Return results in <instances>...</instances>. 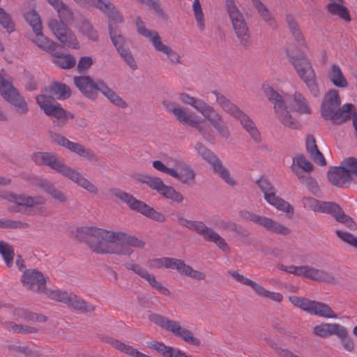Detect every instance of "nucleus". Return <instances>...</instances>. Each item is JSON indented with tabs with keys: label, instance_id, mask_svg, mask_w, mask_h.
<instances>
[{
	"label": "nucleus",
	"instance_id": "obj_6",
	"mask_svg": "<svg viewBox=\"0 0 357 357\" xmlns=\"http://www.w3.org/2000/svg\"><path fill=\"white\" fill-rule=\"evenodd\" d=\"M76 2L87 6H95L108 15L109 29L111 40L119 52L126 49L125 40L121 34L113 27L114 24H120L123 22V17L116 9L115 6L107 0H75Z\"/></svg>",
	"mask_w": 357,
	"mask_h": 357
},
{
	"label": "nucleus",
	"instance_id": "obj_52",
	"mask_svg": "<svg viewBox=\"0 0 357 357\" xmlns=\"http://www.w3.org/2000/svg\"><path fill=\"white\" fill-rule=\"evenodd\" d=\"M192 10L199 29L202 31H204L205 29V21L199 0H194L192 3Z\"/></svg>",
	"mask_w": 357,
	"mask_h": 357
},
{
	"label": "nucleus",
	"instance_id": "obj_21",
	"mask_svg": "<svg viewBox=\"0 0 357 357\" xmlns=\"http://www.w3.org/2000/svg\"><path fill=\"white\" fill-rule=\"evenodd\" d=\"M43 292L50 299L62 302L75 310L85 312L94 310V307L92 305L84 302L82 298L75 294H68L59 289H45Z\"/></svg>",
	"mask_w": 357,
	"mask_h": 357
},
{
	"label": "nucleus",
	"instance_id": "obj_26",
	"mask_svg": "<svg viewBox=\"0 0 357 357\" xmlns=\"http://www.w3.org/2000/svg\"><path fill=\"white\" fill-rule=\"evenodd\" d=\"M296 275L330 284L335 282V278L331 273L308 265L298 266Z\"/></svg>",
	"mask_w": 357,
	"mask_h": 357
},
{
	"label": "nucleus",
	"instance_id": "obj_62",
	"mask_svg": "<svg viewBox=\"0 0 357 357\" xmlns=\"http://www.w3.org/2000/svg\"><path fill=\"white\" fill-rule=\"evenodd\" d=\"M344 332H345V334L343 336H337V337L341 339V342H342V346L344 347V349L349 352H351L354 349V342L351 340V338L348 336V333H347V331L345 328H344Z\"/></svg>",
	"mask_w": 357,
	"mask_h": 357
},
{
	"label": "nucleus",
	"instance_id": "obj_43",
	"mask_svg": "<svg viewBox=\"0 0 357 357\" xmlns=\"http://www.w3.org/2000/svg\"><path fill=\"white\" fill-rule=\"evenodd\" d=\"M100 92L114 105L122 108L127 106L126 102L104 82L100 84Z\"/></svg>",
	"mask_w": 357,
	"mask_h": 357
},
{
	"label": "nucleus",
	"instance_id": "obj_14",
	"mask_svg": "<svg viewBox=\"0 0 357 357\" xmlns=\"http://www.w3.org/2000/svg\"><path fill=\"white\" fill-rule=\"evenodd\" d=\"M149 320L188 344L195 346H199L201 344L200 340L195 337L190 331L183 327L177 321L169 319L158 314H151Z\"/></svg>",
	"mask_w": 357,
	"mask_h": 357
},
{
	"label": "nucleus",
	"instance_id": "obj_61",
	"mask_svg": "<svg viewBox=\"0 0 357 357\" xmlns=\"http://www.w3.org/2000/svg\"><path fill=\"white\" fill-rule=\"evenodd\" d=\"M121 57L123 59L125 62L129 66L132 70H135L137 67V63L134 59L130 52L126 48L119 52Z\"/></svg>",
	"mask_w": 357,
	"mask_h": 357
},
{
	"label": "nucleus",
	"instance_id": "obj_39",
	"mask_svg": "<svg viewBox=\"0 0 357 357\" xmlns=\"http://www.w3.org/2000/svg\"><path fill=\"white\" fill-rule=\"evenodd\" d=\"M178 222L180 225L186 227L189 229L196 231L201 235L205 240L209 235L208 230H212L211 228L206 227L202 222L187 220L183 218H178Z\"/></svg>",
	"mask_w": 357,
	"mask_h": 357
},
{
	"label": "nucleus",
	"instance_id": "obj_13",
	"mask_svg": "<svg viewBox=\"0 0 357 357\" xmlns=\"http://www.w3.org/2000/svg\"><path fill=\"white\" fill-rule=\"evenodd\" d=\"M135 24L137 32L149 39L157 52L164 54L172 63L176 64L181 62L179 54L162 42L158 32L146 29L144 22L139 17L135 20Z\"/></svg>",
	"mask_w": 357,
	"mask_h": 357
},
{
	"label": "nucleus",
	"instance_id": "obj_58",
	"mask_svg": "<svg viewBox=\"0 0 357 357\" xmlns=\"http://www.w3.org/2000/svg\"><path fill=\"white\" fill-rule=\"evenodd\" d=\"M335 233L336 235L344 242L357 248V237L349 232L343 231L342 230H336Z\"/></svg>",
	"mask_w": 357,
	"mask_h": 357
},
{
	"label": "nucleus",
	"instance_id": "obj_42",
	"mask_svg": "<svg viewBox=\"0 0 357 357\" xmlns=\"http://www.w3.org/2000/svg\"><path fill=\"white\" fill-rule=\"evenodd\" d=\"M42 30L34 31L36 38L33 41L38 47L52 54L60 45L45 36Z\"/></svg>",
	"mask_w": 357,
	"mask_h": 357
},
{
	"label": "nucleus",
	"instance_id": "obj_7",
	"mask_svg": "<svg viewBox=\"0 0 357 357\" xmlns=\"http://www.w3.org/2000/svg\"><path fill=\"white\" fill-rule=\"evenodd\" d=\"M261 89L266 98L273 104V110L276 118L285 127L298 129L300 123L294 118L289 111L285 100L287 96H282L268 84H263Z\"/></svg>",
	"mask_w": 357,
	"mask_h": 357
},
{
	"label": "nucleus",
	"instance_id": "obj_63",
	"mask_svg": "<svg viewBox=\"0 0 357 357\" xmlns=\"http://www.w3.org/2000/svg\"><path fill=\"white\" fill-rule=\"evenodd\" d=\"M28 227L29 225L27 223L22 221L4 220V229H24Z\"/></svg>",
	"mask_w": 357,
	"mask_h": 357
},
{
	"label": "nucleus",
	"instance_id": "obj_31",
	"mask_svg": "<svg viewBox=\"0 0 357 357\" xmlns=\"http://www.w3.org/2000/svg\"><path fill=\"white\" fill-rule=\"evenodd\" d=\"M126 266L128 270L132 271L137 275L144 278L153 288L158 290L161 294L165 296L171 294V291L166 287L158 281L153 275L149 273L142 266L135 264H127Z\"/></svg>",
	"mask_w": 357,
	"mask_h": 357
},
{
	"label": "nucleus",
	"instance_id": "obj_35",
	"mask_svg": "<svg viewBox=\"0 0 357 357\" xmlns=\"http://www.w3.org/2000/svg\"><path fill=\"white\" fill-rule=\"evenodd\" d=\"M327 76L331 82L336 87L347 88L349 86V82L340 66L336 63H333L328 67Z\"/></svg>",
	"mask_w": 357,
	"mask_h": 357
},
{
	"label": "nucleus",
	"instance_id": "obj_12",
	"mask_svg": "<svg viewBox=\"0 0 357 357\" xmlns=\"http://www.w3.org/2000/svg\"><path fill=\"white\" fill-rule=\"evenodd\" d=\"M135 24L137 32L149 39L157 52L164 54L172 63L176 64L181 62L179 54L162 42L158 32L146 29L144 22L139 17L135 20Z\"/></svg>",
	"mask_w": 357,
	"mask_h": 357
},
{
	"label": "nucleus",
	"instance_id": "obj_29",
	"mask_svg": "<svg viewBox=\"0 0 357 357\" xmlns=\"http://www.w3.org/2000/svg\"><path fill=\"white\" fill-rule=\"evenodd\" d=\"M349 158L344 160L339 167L331 168L328 172L329 181L334 185L343 187L347 185L351 180V167L347 165Z\"/></svg>",
	"mask_w": 357,
	"mask_h": 357
},
{
	"label": "nucleus",
	"instance_id": "obj_23",
	"mask_svg": "<svg viewBox=\"0 0 357 357\" xmlns=\"http://www.w3.org/2000/svg\"><path fill=\"white\" fill-rule=\"evenodd\" d=\"M0 93L18 112L25 114L28 112V106L24 98L20 96L10 79L3 78L2 73H0Z\"/></svg>",
	"mask_w": 357,
	"mask_h": 357
},
{
	"label": "nucleus",
	"instance_id": "obj_5",
	"mask_svg": "<svg viewBox=\"0 0 357 357\" xmlns=\"http://www.w3.org/2000/svg\"><path fill=\"white\" fill-rule=\"evenodd\" d=\"M57 12L60 22L51 20L48 26L56 38L63 45L71 49H79V43L76 36L68 28L74 19V15L70 8L61 0H47Z\"/></svg>",
	"mask_w": 357,
	"mask_h": 357
},
{
	"label": "nucleus",
	"instance_id": "obj_47",
	"mask_svg": "<svg viewBox=\"0 0 357 357\" xmlns=\"http://www.w3.org/2000/svg\"><path fill=\"white\" fill-rule=\"evenodd\" d=\"M254 291L261 297L269 298L270 300L277 303H280L283 300V296L282 294L279 292L271 291L265 289L261 284L259 283L257 284Z\"/></svg>",
	"mask_w": 357,
	"mask_h": 357
},
{
	"label": "nucleus",
	"instance_id": "obj_64",
	"mask_svg": "<svg viewBox=\"0 0 357 357\" xmlns=\"http://www.w3.org/2000/svg\"><path fill=\"white\" fill-rule=\"evenodd\" d=\"M93 64V60L90 56H82L80 58L77 69L79 73L84 72L88 70Z\"/></svg>",
	"mask_w": 357,
	"mask_h": 357
},
{
	"label": "nucleus",
	"instance_id": "obj_40",
	"mask_svg": "<svg viewBox=\"0 0 357 357\" xmlns=\"http://www.w3.org/2000/svg\"><path fill=\"white\" fill-rule=\"evenodd\" d=\"M291 98L293 102L291 107L295 112L301 114H311L310 105L301 93L296 91Z\"/></svg>",
	"mask_w": 357,
	"mask_h": 357
},
{
	"label": "nucleus",
	"instance_id": "obj_22",
	"mask_svg": "<svg viewBox=\"0 0 357 357\" xmlns=\"http://www.w3.org/2000/svg\"><path fill=\"white\" fill-rule=\"evenodd\" d=\"M139 180L167 199L177 203H181L183 200V197L179 192L176 191L173 187L165 185L159 177L145 174L142 175Z\"/></svg>",
	"mask_w": 357,
	"mask_h": 357
},
{
	"label": "nucleus",
	"instance_id": "obj_24",
	"mask_svg": "<svg viewBox=\"0 0 357 357\" xmlns=\"http://www.w3.org/2000/svg\"><path fill=\"white\" fill-rule=\"evenodd\" d=\"M51 137L56 144L68 149L71 152L75 153L89 161H98V157L96 154L81 144L70 142L65 137L56 133L52 134Z\"/></svg>",
	"mask_w": 357,
	"mask_h": 357
},
{
	"label": "nucleus",
	"instance_id": "obj_45",
	"mask_svg": "<svg viewBox=\"0 0 357 357\" xmlns=\"http://www.w3.org/2000/svg\"><path fill=\"white\" fill-rule=\"evenodd\" d=\"M52 54L54 56V63L63 69L73 68L76 63L74 56L70 54H60L54 50Z\"/></svg>",
	"mask_w": 357,
	"mask_h": 357
},
{
	"label": "nucleus",
	"instance_id": "obj_34",
	"mask_svg": "<svg viewBox=\"0 0 357 357\" xmlns=\"http://www.w3.org/2000/svg\"><path fill=\"white\" fill-rule=\"evenodd\" d=\"M315 335L325 337L331 335L343 336L345 334L344 327L338 324H322L313 328Z\"/></svg>",
	"mask_w": 357,
	"mask_h": 357
},
{
	"label": "nucleus",
	"instance_id": "obj_60",
	"mask_svg": "<svg viewBox=\"0 0 357 357\" xmlns=\"http://www.w3.org/2000/svg\"><path fill=\"white\" fill-rule=\"evenodd\" d=\"M153 167L158 171L165 173L169 176H175L176 169L167 167L160 160H155L153 162Z\"/></svg>",
	"mask_w": 357,
	"mask_h": 357
},
{
	"label": "nucleus",
	"instance_id": "obj_33",
	"mask_svg": "<svg viewBox=\"0 0 357 357\" xmlns=\"http://www.w3.org/2000/svg\"><path fill=\"white\" fill-rule=\"evenodd\" d=\"M174 164L176 167V174L175 176H171L176 178L182 183L187 184L188 185H192L195 180V172L191 167L184 162L177 159L174 160Z\"/></svg>",
	"mask_w": 357,
	"mask_h": 357
},
{
	"label": "nucleus",
	"instance_id": "obj_54",
	"mask_svg": "<svg viewBox=\"0 0 357 357\" xmlns=\"http://www.w3.org/2000/svg\"><path fill=\"white\" fill-rule=\"evenodd\" d=\"M0 253L2 255L3 259L8 267L13 264L14 250L8 243L0 242Z\"/></svg>",
	"mask_w": 357,
	"mask_h": 357
},
{
	"label": "nucleus",
	"instance_id": "obj_32",
	"mask_svg": "<svg viewBox=\"0 0 357 357\" xmlns=\"http://www.w3.org/2000/svg\"><path fill=\"white\" fill-rule=\"evenodd\" d=\"M4 198L8 202L15 204L17 207L22 208L43 205L46 202V199L43 196L31 197L24 194L16 195L12 192L7 194Z\"/></svg>",
	"mask_w": 357,
	"mask_h": 357
},
{
	"label": "nucleus",
	"instance_id": "obj_16",
	"mask_svg": "<svg viewBox=\"0 0 357 357\" xmlns=\"http://www.w3.org/2000/svg\"><path fill=\"white\" fill-rule=\"evenodd\" d=\"M257 185L264 195V199L268 204L278 211L286 213V216L291 218L294 215V207L287 202L276 195L275 188L266 178H261L257 181Z\"/></svg>",
	"mask_w": 357,
	"mask_h": 357
},
{
	"label": "nucleus",
	"instance_id": "obj_41",
	"mask_svg": "<svg viewBox=\"0 0 357 357\" xmlns=\"http://www.w3.org/2000/svg\"><path fill=\"white\" fill-rule=\"evenodd\" d=\"M287 22L292 36L299 47L300 51H303L304 49L307 48V43L295 19L291 15H287Z\"/></svg>",
	"mask_w": 357,
	"mask_h": 357
},
{
	"label": "nucleus",
	"instance_id": "obj_53",
	"mask_svg": "<svg viewBox=\"0 0 357 357\" xmlns=\"http://www.w3.org/2000/svg\"><path fill=\"white\" fill-rule=\"evenodd\" d=\"M79 31L89 40H97L98 38L97 31L93 29L91 24L86 20H84L80 23L79 25Z\"/></svg>",
	"mask_w": 357,
	"mask_h": 357
},
{
	"label": "nucleus",
	"instance_id": "obj_25",
	"mask_svg": "<svg viewBox=\"0 0 357 357\" xmlns=\"http://www.w3.org/2000/svg\"><path fill=\"white\" fill-rule=\"evenodd\" d=\"M291 168L301 183L307 186L314 183V181L310 176L313 165L305 157L298 155L294 158Z\"/></svg>",
	"mask_w": 357,
	"mask_h": 357
},
{
	"label": "nucleus",
	"instance_id": "obj_19",
	"mask_svg": "<svg viewBox=\"0 0 357 357\" xmlns=\"http://www.w3.org/2000/svg\"><path fill=\"white\" fill-rule=\"evenodd\" d=\"M289 300L294 306L310 314L325 318H337V315L325 303L296 296H289Z\"/></svg>",
	"mask_w": 357,
	"mask_h": 357
},
{
	"label": "nucleus",
	"instance_id": "obj_49",
	"mask_svg": "<svg viewBox=\"0 0 357 357\" xmlns=\"http://www.w3.org/2000/svg\"><path fill=\"white\" fill-rule=\"evenodd\" d=\"M354 108V105L351 103H347L344 105L341 108L339 107L337 112L335 113L337 114L335 118L332 119V121L336 122H342L347 121L351 117Z\"/></svg>",
	"mask_w": 357,
	"mask_h": 357
},
{
	"label": "nucleus",
	"instance_id": "obj_30",
	"mask_svg": "<svg viewBox=\"0 0 357 357\" xmlns=\"http://www.w3.org/2000/svg\"><path fill=\"white\" fill-rule=\"evenodd\" d=\"M23 285L28 289L40 293L45 289L46 280L43 275L35 269L26 271L21 278Z\"/></svg>",
	"mask_w": 357,
	"mask_h": 357
},
{
	"label": "nucleus",
	"instance_id": "obj_28",
	"mask_svg": "<svg viewBox=\"0 0 357 357\" xmlns=\"http://www.w3.org/2000/svg\"><path fill=\"white\" fill-rule=\"evenodd\" d=\"M341 103L338 91L335 89L330 90L324 96L321 105V115L327 120H332L337 115L335 113Z\"/></svg>",
	"mask_w": 357,
	"mask_h": 357
},
{
	"label": "nucleus",
	"instance_id": "obj_15",
	"mask_svg": "<svg viewBox=\"0 0 357 357\" xmlns=\"http://www.w3.org/2000/svg\"><path fill=\"white\" fill-rule=\"evenodd\" d=\"M225 7L240 43L243 46L248 47L251 43L250 34L243 14L238 10L234 0H226Z\"/></svg>",
	"mask_w": 357,
	"mask_h": 357
},
{
	"label": "nucleus",
	"instance_id": "obj_38",
	"mask_svg": "<svg viewBox=\"0 0 357 357\" xmlns=\"http://www.w3.org/2000/svg\"><path fill=\"white\" fill-rule=\"evenodd\" d=\"M342 3V0H331L326 6V10L331 15L337 16L346 22H349L351 21L349 13Z\"/></svg>",
	"mask_w": 357,
	"mask_h": 357
},
{
	"label": "nucleus",
	"instance_id": "obj_2",
	"mask_svg": "<svg viewBox=\"0 0 357 357\" xmlns=\"http://www.w3.org/2000/svg\"><path fill=\"white\" fill-rule=\"evenodd\" d=\"M81 232L86 235V243L97 254H116L130 256L132 250L128 246L142 248L145 243L136 236L123 231H113L96 227H84Z\"/></svg>",
	"mask_w": 357,
	"mask_h": 357
},
{
	"label": "nucleus",
	"instance_id": "obj_4",
	"mask_svg": "<svg viewBox=\"0 0 357 357\" xmlns=\"http://www.w3.org/2000/svg\"><path fill=\"white\" fill-rule=\"evenodd\" d=\"M32 160L38 165H45L84 188L87 192L96 195L98 188L83 174L75 168L67 165L65 161L57 154L53 153L38 152L32 155Z\"/></svg>",
	"mask_w": 357,
	"mask_h": 357
},
{
	"label": "nucleus",
	"instance_id": "obj_44",
	"mask_svg": "<svg viewBox=\"0 0 357 357\" xmlns=\"http://www.w3.org/2000/svg\"><path fill=\"white\" fill-rule=\"evenodd\" d=\"M252 3L255 8L257 10L258 14L262 20L270 26L276 27V22L272 17L270 11L261 0H252Z\"/></svg>",
	"mask_w": 357,
	"mask_h": 357
},
{
	"label": "nucleus",
	"instance_id": "obj_20",
	"mask_svg": "<svg viewBox=\"0 0 357 357\" xmlns=\"http://www.w3.org/2000/svg\"><path fill=\"white\" fill-rule=\"evenodd\" d=\"M239 215L243 219L261 226L268 231L282 236H287L291 232L288 227L270 218L261 216L246 210L241 211Z\"/></svg>",
	"mask_w": 357,
	"mask_h": 357
},
{
	"label": "nucleus",
	"instance_id": "obj_51",
	"mask_svg": "<svg viewBox=\"0 0 357 357\" xmlns=\"http://www.w3.org/2000/svg\"><path fill=\"white\" fill-rule=\"evenodd\" d=\"M354 108V105L351 103H347L344 105L341 108L339 107L337 112L335 113L337 114L335 118L332 119V121L336 122H342L347 121L351 117Z\"/></svg>",
	"mask_w": 357,
	"mask_h": 357
},
{
	"label": "nucleus",
	"instance_id": "obj_36",
	"mask_svg": "<svg viewBox=\"0 0 357 357\" xmlns=\"http://www.w3.org/2000/svg\"><path fill=\"white\" fill-rule=\"evenodd\" d=\"M36 185L42 188L45 192L49 194L52 198L61 203L67 200L65 194L57 189L53 183L45 178H39L36 180Z\"/></svg>",
	"mask_w": 357,
	"mask_h": 357
},
{
	"label": "nucleus",
	"instance_id": "obj_48",
	"mask_svg": "<svg viewBox=\"0 0 357 357\" xmlns=\"http://www.w3.org/2000/svg\"><path fill=\"white\" fill-rule=\"evenodd\" d=\"M24 18L31 26L33 31L43 29L40 17L34 9H30L24 13Z\"/></svg>",
	"mask_w": 357,
	"mask_h": 357
},
{
	"label": "nucleus",
	"instance_id": "obj_11",
	"mask_svg": "<svg viewBox=\"0 0 357 357\" xmlns=\"http://www.w3.org/2000/svg\"><path fill=\"white\" fill-rule=\"evenodd\" d=\"M146 265L150 268H166L176 269L180 274L197 280L205 279V274L203 272L195 270L183 261L175 258H153L149 259Z\"/></svg>",
	"mask_w": 357,
	"mask_h": 357
},
{
	"label": "nucleus",
	"instance_id": "obj_9",
	"mask_svg": "<svg viewBox=\"0 0 357 357\" xmlns=\"http://www.w3.org/2000/svg\"><path fill=\"white\" fill-rule=\"evenodd\" d=\"M290 49H288L287 54L298 77L305 82L310 94L314 97H319L320 91L317 82L316 73L310 61L304 56H294L290 54Z\"/></svg>",
	"mask_w": 357,
	"mask_h": 357
},
{
	"label": "nucleus",
	"instance_id": "obj_59",
	"mask_svg": "<svg viewBox=\"0 0 357 357\" xmlns=\"http://www.w3.org/2000/svg\"><path fill=\"white\" fill-rule=\"evenodd\" d=\"M229 274L232 278H234L236 280H237L238 282H239L245 285L250 286L253 289V291H255V289L258 284L257 282L244 277L243 275L238 273L236 271H229Z\"/></svg>",
	"mask_w": 357,
	"mask_h": 357
},
{
	"label": "nucleus",
	"instance_id": "obj_1",
	"mask_svg": "<svg viewBox=\"0 0 357 357\" xmlns=\"http://www.w3.org/2000/svg\"><path fill=\"white\" fill-rule=\"evenodd\" d=\"M178 100L183 104L190 105L202 114L204 118L169 100L163 101L162 104L167 111L172 113L176 119L183 124L196 128L206 140L212 137L211 126L223 137L229 135V130L222 116L213 107L203 100L190 96L186 93H181Z\"/></svg>",
	"mask_w": 357,
	"mask_h": 357
},
{
	"label": "nucleus",
	"instance_id": "obj_50",
	"mask_svg": "<svg viewBox=\"0 0 357 357\" xmlns=\"http://www.w3.org/2000/svg\"><path fill=\"white\" fill-rule=\"evenodd\" d=\"M354 108V105L351 103H347L344 105L341 108L339 107L337 112L335 113L337 114L335 118L332 119V121L336 122H342L347 121L351 117Z\"/></svg>",
	"mask_w": 357,
	"mask_h": 357
},
{
	"label": "nucleus",
	"instance_id": "obj_10",
	"mask_svg": "<svg viewBox=\"0 0 357 357\" xmlns=\"http://www.w3.org/2000/svg\"><path fill=\"white\" fill-rule=\"evenodd\" d=\"M302 202L307 210L331 214L337 221L344 224L349 229L356 228V224L352 218L345 215L342 208L335 203L319 202L312 197H305Z\"/></svg>",
	"mask_w": 357,
	"mask_h": 357
},
{
	"label": "nucleus",
	"instance_id": "obj_37",
	"mask_svg": "<svg viewBox=\"0 0 357 357\" xmlns=\"http://www.w3.org/2000/svg\"><path fill=\"white\" fill-rule=\"evenodd\" d=\"M305 147L307 153L314 162L320 166H325L326 165V160L318 149L315 139L312 135H309L306 137Z\"/></svg>",
	"mask_w": 357,
	"mask_h": 357
},
{
	"label": "nucleus",
	"instance_id": "obj_27",
	"mask_svg": "<svg viewBox=\"0 0 357 357\" xmlns=\"http://www.w3.org/2000/svg\"><path fill=\"white\" fill-rule=\"evenodd\" d=\"M103 81L93 80L89 76H79L74 77V83L78 89L88 98L95 100L100 91V84Z\"/></svg>",
	"mask_w": 357,
	"mask_h": 357
},
{
	"label": "nucleus",
	"instance_id": "obj_56",
	"mask_svg": "<svg viewBox=\"0 0 357 357\" xmlns=\"http://www.w3.org/2000/svg\"><path fill=\"white\" fill-rule=\"evenodd\" d=\"M0 24L9 33L14 31L15 24L12 18L4 9L0 7Z\"/></svg>",
	"mask_w": 357,
	"mask_h": 357
},
{
	"label": "nucleus",
	"instance_id": "obj_3",
	"mask_svg": "<svg viewBox=\"0 0 357 357\" xmlns=\"http://www.w3.org/2000/svg\"><path fill=\"white\" fill-rule=\"evenodd\" d=\"M71 95L70 89L63 84H54L45 89L44 93L36 97L40 108L45 114L52 117L54 125L63 127L69 119H73L74 114L64 109L59 103L53 104L54 98L67 99Z\"/></svg>",
	"mask_w": 357,
	"mask_h": 357
},
{
	"label": "nucleus",
	"instance_id": "obj_18",
	"mask_svg": "<svg viewBox=\"0 0 357 357\" xmlns=\"http://www.w3.org/2000/svg\"><path fill=\"white\" fill-rule=\"evenodd\" d=\"M195 150L202 159L206 160L211 165L215 173H216L228 185L234 186L236 185L235 179L231 176L229 169L225 167L220 160L217 158L210 150H208L202 143L197 142L195 145Z\"/></svg>",
	"mask_w": 357,
	"mask_h": 357
},
{
	"label": "nucleus",
	"instance_id": "obj_55",
	"mask_svg": "<svg viewBox=\"0 0 357 357\" xmlns=\"http://www.w3.org/2000/svg\"><path fill=\"white\" fill-rule=\"evenodd\" d=\"M7 328L10 332L13 333H18L22 334H28L37 332V329L34 327L28 325L16 324L13 322L7 324Z\"/></svg>",
	"mask_w": 357,
	"mask_h": 357
},
{
	"label": "nucleus",
	"instance_id": "obj_46",
	"mask_svg": "<svg viewBox=\"0 0 357 357\" xmlns=\"http://www.w3.org/2000/svg\"><path fill=\"white\" fill-rule=\"evenodd\" d=\"M15 316L18 319L27 321H33L38 322H44L46 321V317L43 314H39L29 312L24 308H17L15 310Z\"/></svg>",
	"mask_w": 357,
	"mask_h": 357
},
{
	"label": "nucleus",
	"instance_id": "obj_17",
	"mask_svg": "<svg viewBox=\"0 0 357 357\" xmlns=\"http://www.w3.org/2000/svg\"><path fill=\"white\" fill-rule=\"evenodd\" d=\"M111 192L112 195L126 203L130 209L136 211L156 221L163 222L165 220L164 215L155 211L152 207L148 206L144 202L136 199L132 195L118 188L112 189Z\"/></svg>",
	"mask_w": 357,
	"mask_h": 357
},
{
	"label": "nucleus",
	"instance_id": "obj_57",
	"mask_svg": "<svg viewBox=\"0 0 357 357\" xmlns=\"http://www.w3.org/2000/svg\"><path fill=\"white\" fill-rule=\"evenodd\" d=\"M209 235L207 236L206 241L213 242L216 245L224 251L229 250V246L226 243L225 239L222 238L218 234L215 232L213 229L208 230Z\"/></svg>",
	"mask_w": 357,
	"mask_h": 357
},
{
	"label": "nucleus",
	"instance_id": "obj_8",
	"mask_svg": "<svg viewBox=\"0 0 357 357\" xmlns=\"http://www.w3.org/2000/svg\"><path fill=\"white\" fill-rule=\"evenodd\" d=\"M212 94L215 97L217 103L222 109L235 119H238L243 128L248 132L250 137L255 142L261 140V134L255 122L236 105L227 99L223 95L214 91Z\"/></svg>",
	"mask_w": 357,
	"mask_h": 357
}]
</instances>
